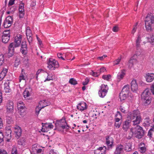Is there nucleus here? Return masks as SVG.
<instances>
[{
	"mask_svg": "<svg viewBox=\"0 0 154 154\" xmlns=\"http://www.w3.org/2000/svg\"><path fill=\"white\" fill-rule=\"evenodd\" d=\"M151 93L149 88L145 89L141 94V100L144 106L149 104L151 101Z\"/></svg>",
	"mask_w": 154,
	"mask_h": 154,
	"instance_id": "4",
	"label": "nucleus"
},
{
	"mask_svg": "<svg viewBox=\"0 0 154 154\" xmlns=\"http://www.w3.org/2000/svg\"><path fill=\"white\" fill-rule=\"evenodd\" d=\"M32 35L27 36V38L28 40L29 44H30L32 40Z\"/></svg>",
	"mask_w": 154,
	"mask_h": 154,
	"instance_id": "48",
	"label": "nucleus"
},
{
	"mask_svg": "<svg viewBox=\"0 0 154 154\" xmlns=\"http://www.w3.org/2000/svg\"><path fill=\"white\" fill-rule=\"evenodd\" d=\"M13 17L11 16L7 17L4 20L3 26L5 28H8L11 26L13 23Z\"/></svg>",
	"mask_w": 154,
	"mask_h": 154,
	"instance_id": "12",
	"label": "nucleus"
},
{
	"mask_svg": "<svg viewBox=\"0 0 154 154\" xmlns=\"http://www.w3.org/2000/svg\"><path fill=\"white\" fill-rule=\"evenodd\" d=\"M121 123L119 122H115L114 124V126L116 128H119L121 125Z\"/></svg>",
	"mask_w": 154,
	"mask_h": 154,
	"instance_id": "58",
	"label": "nucleus"
},
{
	"mask_svg": "<svg viewBox=\"0 0 154 154\" xmlns=\"http://www.w3.org/2000/svg\"><path fill=\"white\" fill-rule=\"evenodd\" d=\"M6 117L7 123L8 124H10L11 123V122L12 121L11 117L9 116H6Z\"/></svg>",
	"mask_w": 154,
	"mask_h": 154,
	"instance_id": "47",
	"label": "nucleus"
},
{
	"mask_svg": "<svg viewBox=\"0 0 154 154\" xmlns=\"http://www.w3.org/2000/svg\"><path fill=\"white\" fill-rule=\"evenodd\" d=\"M69 83L72 85H75L77 84V82L73 78H71L69 81Z\"/></svg>",
	"mask_w": 154,
	"mask_h": 154,
	"instance_id": "35",
	"label": "nucleus"
},
{
	"mask_svg": "<svg viewBox=\"0 0 154 154\" xmlns=\"http://www.w3.org/2000/svg\"><path fill=\"white\" fill-rule=\"evenodd\" d=\"M35 154H42L43 151L42 149H38L36 152Z\"/></svg>",
	"mask_w": 154,
	"mask_h": 154,
	"instance_id": "53",
	"label": "nucleus"
},
{
	"mask_svg": "<svg viewBox=\"0 0 154 154\" xmlns=\"http://www.w3.org/2000/svg\"><path fill=\"white\" fill-rule=\"evenodd\" d=\"M119 30V28L117 26H114L112 29V31L115 32H117Z\"/></svg>",
	"mask_w": 154,
	"mask_h": 154,
	"instance_id": "51",
	"label": "nucleus"
},
{
	"mask_svg": "<svg viewBox=\"0 0 154 154\" xmlns=\"http://www.w3.org/2000/svg\"><path fill=\"white\" fill-rule=\"evenodd\" d=\"M88 106L86 103L84 102H81L77 106V108L80 111H82L87 109Z\"/></svg>",
	"mask_w": 154,
	"mask_h": 154,
	"instance_id": "16",
	"label": "nucleus"
},
{
	"mask_svg": "<svg viewBox=\"0 0 154 154\" xmlns=\"http://www.w3.org/2000/svg\"><path fill=\"white\" fill-rule=\"evenodd\" d=\"M26 42L23 41L21 45L20 52L23 56H25L28 53V48L26 45Z\"/></svg>",
	"mask_w": 154,
	"mask_h": 154,
	"instance_id": "13",
	"label": "nucleus"
},
{
	"mask_svg": "<svg viewBox=\"0 0 154 154\" xmlns=\"http://www.w3.org/2000/svg\"><path fill=\"white\" fill-rule=\"evenodd\" d=\"M26 140L23 138H22L19 139L18 141V145L24 146L25 145Z\"/></svg>",
	"mask_w": 154,
	"mask_h": 154,
	"instance_id": "31",
	"label": "nucleus"
},
{
	"mask_svg": "<svg viewBox=\"0 0 154 154\" xmlns=\"http://www.w3.org/2000/svg\"><path fill=\"white\" fill-rule=\"evenodd\" d=\"M22 35L17 34L15 37L14 42L11 43L8 47V57L10 58L14 56V48L20 46Z\"/></svg>",
	"mask_w": 154,
	"mask_h": 154,
	"instance_id": "2",
	"label": "nucleus"
},
{
	"mask_svg": "<svg viewBox=\"0 0 154 154\" xmlns=\"http://www.w3.org/2000/svg\"><path fill=\"white\" fill-rule=\"evenodd\" d=\"M24 4L22 1H21L19 6V10H24Z\"/></svg>",
	"mask_w": 154,
	"mask_h": 154,
	"instance_id": "46",
	"label": "nucleus"
},
{
	"mask_svg": "<svg viewBox=\"0 0 154 154\" xmlns=\"http://www.w3.org/2000/svg\"><path fill=\"white\" fill-rule=\"evenodd\" d=\"M119 109L122 113H126V110L122 106H120Z\"/></svg>",
	"mask_w": 154,
	"mask_h": 154,
	"instance_id": "63",
	"label": "nucleus"
},
{
	"mask_svg": "<svg viewBox=\"0 0 154 154\" xmlns=\"http://www.w3.org/2000/svg\"><path fill=\"white\" fill-rule=\"evenodd\" d=\"M145 77L147 82H151L154 79V73H146Z\"/></svg>",
	"mask_w": 154,
	"mask_h": 154,
	"instance_id": "20",
	"label": "nucleus"
},
{
	"mask_svg": "<svg viewBox=\"0 0 154 154\" xmlns=\"http://www.w3.org/2000/svg\"><path fill=\"white\" fill-rule=\"evenodd\" d=\"M49 154H59L57 152H55L54 149H51L49 152Z\"/></svg>",
	"mask_w": 154,
	"mask_h": 154,
	"instance_id": "59",
	"label": "nucleus"
},
{
	"mask_svg": "<svg viewBox=\"0 0 154 154\" xmlns=\"http://www.w3.org/2000/svg\"><path fill=\"white\" fill-rule=\"evenodd\" d=\"M150 91L152 93V94L154 95V82H153L150 86Z\"/></svg>",
	"mask_w": 154,
	"mask_h": 154,
	"instance_id": "50",
	"label": "nucleus"
},
{
	"mask_svg": "<svg viewBox=\"0 0 154 154\" xmlns=\"http://www.w3.org/2000/svg\"><path fill=\"white\" fill-rule=\"evenodd\" d=\"M147 42L152 45H154V34L152 33L150 34L149 37H147Z\"/></svg>",
	"mask_w": 154,
	"mask_h": 154,
	"instance_id": "27",
	"label": "nucleus"
},
{
	"mask_svg": "<svg viewBox=\"0 0 154 154\" xmlns=\"http://www.w3.org/2000/svg\"><path fill=\"white\" fill-rule=\"evenodd\" d=\"M37 146L38 145L36 144H34L32 146V150L33 154H35L38 149Z\"/></svg>",
	"mask_w": 154,
	"mask_h": 154,
	"instance_id": "34",
	"label": "nucleus"
},
{
	"mask_svg": "<svg viewBox=\"0 0 154 154\" xmlns=\"http://www.w3.org/2000/svg\"><path fill=\"white\" fill-rule=\"evenodd\" d=\"M145 122H146V124L145 123H144L143 125L144 126H145L146 125H149L150 124L151 120L149 119V117H147L145 119Z\"/></svg>",
	"mask_w": 154,
	"mask_h": 154,
	"instance_id": "42",
	"label": "nucleus"
},
{
	"mask_svg": "<svg viewBox=\"0 0 154 154\" xmlns=\"http://www.w3.org/2000/svg\"><path fill=\"white\" fill-rule=\"evenodd\" d=\"M152 132H153L150 131L149 130V131L147 136H148V137L150 139L152 137Z\"/></svg>",
	"mask_w": 154,
	"mask_h": 154,
	"instance_id": "56",
	"label": "nucleus"
},
{
	"mask_svg": "<svg viewBox=\"0 0 154 154\" xmlns=\"http://www.w3.org/2000/svg\"><path fill=\"white\" fill-rule=\"evenodd\" d=\"M138 24V23L137 22L135 25H134L133 26V29L131 31V34H134V33L136 32L137 30V26Z\"/></svg>",
	"mask_w": 154,
	"mask_h": 154,
	"instance_id": "41",
	"label": "nucleus"
},
{
	"mask_svg": "<svg viewBox=\"0 0 154 154\" xmlns=\"http://www.w3.org/2000/svg\"><path fill=\"white\" fill-rule=\"evenodd\" d=\"M5 36L10 37V30H4L3 33V35Z\"/></svg>",
	"mask_w": 154,
	"mask_h": 154,
	"instance_id": "36",
	"label": "nucleus"
},
{
	"mask_svg": "<svg viewBox=\"0 0 154 154\" xmlns=\"http://www.w3.org/2000/svg\"><path fill=\"white\" fill-rule=\"evenodd\" d=\"M47 63L48 67L51 70H54L56 68H57L59 67L58 62L55 60L51 58L49 59Z\"/></svg>",
	"mask_w": 154,
	"mask_h": 154,
	"instance_id": "6",
	"label": "nucleus"
},
{
	"mask_svg": "<svg viewBox=\"0 0 154 154\" xmlns=\"http://www.w3.org/2000/svg\"><path fill=\"white\" fill-rule=\"evenodd\" d=\"M108 89V87L107 85L102 84L100 86V89L98 91L99 96L102 98L104 97L107 93Z\"/></svg>",
	"mask_w": 154,
	"mask_h": 154,
	"instance_id": "8",
	"label": "nucleus"
},
{
	"mask_svg": "<svg viewBox=\"0 0 154 154\" xmlns=\"http://www.w3.org/2000/svg\"><path fill=\"white\" fill-rule=\"evenodd\" d=\"M43 108H42V106L40 107H39L38 106H37L35 109V113L37 115H38L40 111Z\"/></svg>",
	"mask_w": 154,
	"mask_h": 154,
	"instance_id": "39",
	"label": "nucleus"
},
{
	"mask_svg": "<svg viewBox=\"0 0 154 154\" xmlns=\"http://www.w3.org/2000/svg\"><path fill=\"white\" fill-rule=\"evenodd\" d=\"M123 147V145L122 144L118 145L116 147V149L115 152V154H124Z\"/></svg>",
	"mask_w": 154,
	"mask_h": 154,
	"instance_id": "19",
	"label": "nucleus"
},
{
	"mask_svg": "<svg viewBox=\"0 0 154 154\" xmlns=\"http://www.w3.org/2000/svg\"><path fill=\"white\" fill-rule=\"evenodd\" d=\"M10 37L8 36H5L2 35V40L3 42L5 43H7L10 40Z\"/></svg>",
	"mask_w": 154,
	"mask_h": 154,
	"instance_id": "32",
	"label": "nucleus"
},
{
	"mask_svg": "<svg viewBox=\"0 0 154 154\" xmlns=\"http://www.w3.org/2000/svg\"><path fill=\"white\" fill-rule=\"evenodd\" d=\"M131 91L133 92H137L138 87L136 80L133 79L132 81L131 82Z\"/></svg>",
	"mask_w": 154,
	"mask_h": 154,
	"instance_id": "17",
	"label": "nucleus"
},
{
	"mask_svg": "<svg viewBox=\"0 0 154 154\" xmlns=\"http://www.w3.org/2000/svg\"><path fill=\"white\" fill-rule=\"evenodd\" d=\"M15 0H10L8 3V6H11L14 4Z\"/></svg>",
	"mask_w": 154,
	"mask_h": 154,
	"instance_id": "60",
	"label": "nucleus"
},
{
	"mask_svg": "<svg viewBox=\"0 0 154 154\" xmlns=\"http://www.w3.org/2000/svg\"><path fill=\"white\" fill-rule=\"evenodd\" d=\"M127 119L123 123L122 128L125 131H127L131 125V122L133 125H138L142 122L141 113L139 110H134L132 112L128 113Z\"/></svg>",
	"mask_w": 154,
	"mask_h": 154,
	"instance_id": "1",
	"label": "nucleus"
},
{
	"mask_svg": "<svg viewBox=\"0 0 154 154\" xmlns=\"http://www.w3.org/2000/svg\"><path fill=\"white\" fill-rule=\"evenodd\" d=\"M4 56L3 54H0V66H2L4 63Z\"/></svg>",
	"mask_w": 154,
	"mask_h": 154,
	"instance_id": "38",
	"label": "nucleus"
},
{
	"mask_svg": "<svg viewBox=\"0 0 154 154\" xmlns=\"http://www.w3.org/2000/svg\"><path fill=\"white\" fill-rule=\"evenodd\" d=\"M5 107L6 112L8 114H12L14 112V103L13 102L9 100L7 102Z\"/></svg>",
	"mask_w": 154,
	"mask_h": 154,
	"instance_id": "10",
	"label": "nucleus"
},
{
	"mask_svg": "<svg viewBox=\"0 0 154 154\" xmlns=\"http://www.w3.org/2000/svg\"><path fill=\"white\" fill-rule=\"evenodd\" d=\"M136 128L134 129L132 133L133 135L135 137L138 139L142 138L144 135L145 131L143 128L140 126L137 125Z\"/></svg>",
	"mask_w": 154,
	"mask_h": 154,
	"instance_id": "5",
	"label": "nucleus"
},
{
	"mask_svg": "<svg viewBox=\"0 0 154 154\" xmlns=\"http://www.w3.org/2000/svg\"><path fill=\"white\" fill-rule=\"evenodd\" d=\"M5 132L4 134L5 136V137L7 140L6 141L10 142L11 138V130L10 127H6L5 129Z\"/></svg>",
	"mask_w": 154,
	"mask_h": 154,
	"instance_id": "15",
	"label": "nucleus"
},
{
	"mask_svg": "<svg viewBox=\"0 0 154 154\" xmlns=\"http://www.w3.org/2000/svg\"><path fill=\"white\" fill-rule=\"evenodd\" d=\"M41 102L44 103H45L46 104V105H43L42 106V108H44L46 106L50 105L51 104V102H49L48 101L46 100H43L42 101H41Z\"/></svg>",
	"mask_w": 154,
	"mask_h": 154,
	"instance_id": "43",
	"label": "nucleus"
},
{
	"mask_svg": "<svg viewBox=\"0 0 154 154\" xmlns=\"http://www.w3.org/2000/svg\"><path fill=\"white\" fill-rule=\"evenodd\" d=\"M141 37L140 35H138L136 40V46L137 48H138L140 47V44L141 42Z\"/></svg>",
	"mask_w": 154,
	"mask_h": 154,
	"instance_id": "30",
	"label": "nucleus"
},
{
	"mask_svg": "<svg viewBox=\"0 0 154 154\" xmlns=\"http://www.w3.org/2000/svg\"><path fill=\"white\" fill-rule=\"evenodd\" d=\"M19 78H20V79H19L20 82L22 80H25L23 75V74H22V73H21V75H20V76L19 77Z\"/></svg>",
	"mask_w": 154,
	"mask_h": 154,
	"instance_id": "62",
	"label": "nucleus"
},
{
	"mask_svg": "<svg viewBox=\"0 0 154 154\" xmlns=\"http://www.w3.org/2000/svg\"><path fill=\"white\" fill-rule=\"evenodd\" d=\"M111 76L110 74L108 75H103L102 76V78L104 80L109 81L111 78Z\"/></svg>",
	"mask_w": 154,
	"mask_h": 154,
	"instance_id": "40",
	"label": "nucleus"
},
{
	"mask_svg": "<svg viewBox=\"0 0 154 154\" xmlns=\"http://www.w3.org/2000/svg\"><path fill=\"white\" fill-rule=\"evenodd\" d=\"M138 149L139 150L141 153L145 152L146 150V148L145 146L139 147Z\"/></svg>",
	"mask_w": 154,
	"mask_h": 154,
	"instance_id": "44",
	"label": "nucleus"
},
{
	"mask_svg": "<svg viewBox=\"0 0 154 154\" xmlns=\"http://www.w3.org/2000/svg\"><path fill=\"white\" fill-rule=\"evenodd\" d=\"M63 54L61 53H58L57 54V56L58 58L59 59H61L64 60L65 59L64 58L62 57Z\"/></svg>",
	"mask_w": 154,
	"mask_h": 154,
	"instance_id": "57",
	"label": "nucleus"
},
{
	"mask_svg": "<svg viewBox=\"0 0 154 154\" xmlns=\"http://www.w3.org/2000/svg\"><path fill=\"white\" fill-rule=\"evenodd\" d=\"M106 150H108V148L103 146L94 150V154H106Z\"/></svg>",
	"mask_w": 154,
	"mask_h": 154,
	"instance_id": "14",
	"label": "nucleus"
},
{
	"mask_svg": "<svg viewBox=\"0 0 154 154\" xmlns=\"http://www.w3.org/2000/svg\"><path fill=\"white\" fill-rule=\"evenodd\" d=\"M9 82L4 83V90L6 93H9L11 92V89L9 86Z\"/></svg>",
	"mask_w": 154,
	"mask_h": 154,
	"instance_id": "26",
	"label": "nucleus"
},
{
	"mask_svg": "<svg viewBox=\"0 0 154 154\" xmlns=\"http://www.w3.org/2000/svg\"><path fill=\"white\" fill-rule=\"evenodd\" d=\"M121 58L120 57H118V58L116 59L115 61L114 62V64L115 65H118V64L120 61V60H121Z\"/></svg>",
	"mask_w": 154,
	"mask_h": 154,
	"instance_id": "52",
	"label": "nucleus"
},
{
	"mask_svg": "<svg viewBox=\"0 0 154 154\" xmlns=\"http://www.w3.org/2000/svg\"><path fill=\"white\" fill-rule=\"evenodd\" d=\"M8 72V69L6 68H4L2 71L0 73V81L3 80L6 74Z\"/></svg>",
	"mask_w": 154,
	"mask_h": 154,
	"instance_id": "25",
	"label": "nucleus"
},
{
	"mask_svg": "<svg viewBox=\"0 0 154 154\" xmlns=\"http://www.w3.org/2000/svg\"><path fill=\"white\" fill-rule=\"evenodd\" d=\"M133 60L132 59V58H131L130 60L129 61V66H131L132 67V66H133L134 65V63H133V60Z\"/></svg>",
	"mask_w": 154,
	"mask_h": 154,
	"instance_id": "61",
	"label": "nucleus"
},
{
	"mask_svg": "<svg viewBox=\"0 0 154 154\" xmlns=\"http://www.w3.org/2000/svg\"><path fill=\"white\" fill-rule=\"evenodd\" d=\"M128 95L125 94L124 93L120 92L119 93V97L121 102H124L125 100L128 97Z\"/></svg>",
	"mask_w": 154,
	"mask_h": 154,
	"instance_id": "24",
	"label": "nucleus"
},
{
	"mask_svg": "<svg viewBox=\"0 0 154 154\" xmlns=\"http://www.w3.org/2000/svg\"><path fill=\"white\" fill-rule=\"evenodd\" d=\"M14 131L15 134V137L17 139L19 138L21 135L22 131L21 128L18 126H16L15 127Z\"/></svg>",
	"mask_w": 154,
	"mask_h": 154,
	"instance_id": "18",
	"label": "nucleus"
},
{
	"mask_svg": "<svg viewBox=\"0 0 154 154\" xmlns=\"http://www.w3.org/2000/svg\"><path fill=\"white\" fill-rule=\"evenodd\" d=\"M89 81V79L88 78H86L85 79V81L82 82V85H87L88 84Z\"/></svg>",
	"mask_w": 154,
	"mask_h": 154,
	"instance_id": "49",
	"label": "nucleus"
},
{
	"mask_svg": "<svg viewBox=\"0 0 154 154\" xmlns=\"http://www.w3.org/2000/svg\"><path fill=\"white\" fill-rule=\"evenodd\" d=\"M17 109L19 114L22 116L25 114L26 108L25 104L22 101L18 102L17 103Z\"/></svg>",
	"mask_w": 154,
	"mask_h": 154,
	"instance_id": "7",
	"label": "nucleus"
},
{
	"mask_svg": "<svg viewBox=\"0 0 154 154\" xmlns=\"http://www.w3.org/2000/svg\"><path fill=\"white\" fill-rule=\"evenodd\" d=\"M106 144L107 146L108 149H112L113 146L114 140L113 138L107 135L106 137Z\"/></svg>",
	"mask_w": 154,
	"mask_h": 154,
	"instance_id": "11",
	"label": "nucleus"
},
{
	"mask_svg": "<svg viewBox=\"0 0 154 154\" xmlns=\"http://www.w3.org/2000/svg\"><path fill=\"white\" fill-rule=\"evenodd\" d=\"M0 154H7V152L6 150L0 149Z\"/></svg>",
	"mask_w": 154,
	"mask_h": 154,
	"instance_id": "64",
	"label": "nucleus"
},
{
	"mask_svg": "<svg viewBox=\"0 0 154 154\" xmlns=\"http://www.w3.org/2000/svg\"><path fill=\"white\" fill-rule=\"evenodd\" d=\"M67 122L65 118L63 117L62 119L57 120L55 123V127L56 129H58L60 128H61L62 129L65 128Z\"/></svg>",
	"mask_w": 154,
	"mask_h": 154,
	"instance_id": "9",
	"label": "nucleus"
},
{
	"mask_svg": "<svg viewBox=\"0 0 154 154\" xmlns=\"http://www.w3.org/2000/svg\"><path fill=\"white\" fill-rule=\"evenodd\" d=\"M32 91V88L30 87L26 88L23 92L24 97L26 98L29 97L30 95V92H31Z\"/></svg>",
	"mask_w": 154,
	"mask_h": 154,
	"instance_id": "21",
	"label": "nucleus"
},
{
	"mask_svg": "<svg viewBox=\"0 0 154 154\" xmlns=\"http://www.w3.org/2000/svg\"><path fill=\"white\" fill-rule=\"evenodd\" d=\"M25 10H19V17L20 18H23L24 15Z\"/></svg>",
	"mask_w": 154,
	"mask_h": 154,
	"instance_id": "37",
	"label": "nucleus"
},
{
	"mask_svg": "<svg viewBox=\"0 0 154 154\" xmlns=\"http://www.w3.org/2000/svg\"><path fill=\"white\" fill-rule=\"evenodd\" d=\"M44 72H45V71L42 69H39L36 72V75H38L39 74L41 73H44Z\"/></svg>",
	"mask_w": 154,
	"mask_h": 154,
	"instance_id": "54",
	"label": "nucleus"
},
{
	"mask_svg": "<svg viewBox=\"0 0 154 154\" xmlns=\"http://www.w3.org/2000/svg\"><path fill=\"white\" fill-rule=\"evenodd\" d=\"M49 124L47 123H42V128L41 129V131L42 132H47L48 131V127L47 125H48Z\"/></svg>",
	"mask_w": 154,
	"mask_h": 154,
	"instance_id": "29",
	"label": "nucleus"
},
{
	"mask_svg": "<svg viewBox=\"0 0 154 154\" xmlns=\"http://www.w3.org/2000/svg\"><path fill=\"white\" fill-rule=\"evenodd\" d=\"M129 85H125L122 88L121 93L128 95L129 92Z\"/></svg>",
	"mask_w": 154,
	"mask_h": 154,
	"instance_id": "23",
	"label": "nucleus"
},
{
	"mask_svg": "<svg viewBox=\"0 0 154 154\" xmlns=\"http://www.w3.org/2000/svg\"><path fill=\"white\" fill-rule=\"evenodd\" d=\"M124 149L127 152H129L131 150V145L130 143H126L124 145Z\"/></svg>",
	"mask_w": 154,
	"mask_h": 154,
	"instance_id": "28",
	"label": "nucleus"
},
{
	"mask_svg": "<svg viewBox=\"0 0 154 154\" xmlns=\"http://www.w3.org/2000/svg\"><path fill=\"white\" fill-rule=\"evenodd\" d=\"M90 74L94 77H97L98 76V73L97 72H94L92 71L91 72Z\"/></svg>",
	"mask_w": 154,
	"mask_h": 154,
	"instance_id": "55",
	"label": "nucleus"
},
{
	"mask_svg": "<svg viewBox=\"0 0 154 154\" xmlns=\"http://www.w3.org/2000/svg\"><path fill=\"white\" fill-rule=\"evenodd\" d=\"M145 26L147 32L152 31L154 28V17L152 14H147L145 20Z\"/></svg>",
	"mask_w": 154,
	"mask_h": 154,
	"instance_id": "3",
	"label": "nucleus"
},
{
	"mask_svg": "<svg viewBox=\"0 0 154 154\" xmlns=\"http://www.w3.org/2000/svg\"><path fill=\"white\" fill-rule=\"evenodd\" d=\"M20 61L18 58H16L14 61V66L15 67H17L20 64Z\"/></svg>",
	"mask_w": 154,
	"mask_h": 154,
	"instance_id": "45",
	"label": "nucleus"
},
{
	"mask_svg": "<svg viewBox=\"0 0 154 154\" xmlns=\"http://www.w3.org/2000/svg\"><path fill=\"white\" fill-rule=\"evenodd\" d=\"M26 36L32 35L31 30L29 26H27L26 29Z\"/></svg>",
	"mask_w": 154,
	"mask_h": 154,
	"instance_id": "33",
	"label": "nucleus"
},
{
	"mask_svg": "<svg viewBox=\"0 0 154 154\" xmlns=\"http://www.w3.org/2000/svg\"><path fill=\"white\" fill-rule=\"evenodd\" d=\"M126 70L125 69H122L120 72L118 73L117 75V78L119 81H120L122 79L125 75Z\"/></svg>",
	"mask_w": 154,
	"mask_h": 154,
	"instance_id": "22",
	"label": "nucleus"
}]
</instances>
